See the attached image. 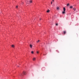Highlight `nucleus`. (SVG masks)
I'll return each instance as SVG.
<instances>
[{"instance_id": "14", "label": "nucleus", "mask_w": 79, "mask_h": 79, "mask_svg": "<svg viewBox=\"0 0 79 79\" xmlns=\"http://www.w3.org/2000/svg\"><path fill=\"white\" fill-rule=\"evenodd\" d=\"M31 53H32V54H34V52H33V51H31Z\"/></svg>"}, {"instance_id": "2", "label": "nucleus", "mask_w": 79, "mask_h": 79, "mask_svg": "<svg viewBox=\"0 0 79 79\" xmlns=\"http://www.w3.org/2000/svg\"><path fill=\"white\" fill-rule=\"evenodd\" d=\"M65 13H66V12H65V11H62V14H63V15H64Z\"/></svg>"}, {"instance_id": "21", "label": "nucleus", "mask_w": 79, "mask_h": 79, "mask_svg": "<svg viewBox=\"0 0 79 79\" xmlns=\"http://www.w3.org/2000/svg\"><path fill=\"white\" fill-rule=\"evenodd\" d=\"M22 4H23V2H22Z\"/></svg>"}, {"instance_id": "11", "label": "nucleus", "mask_w": 79, "mask_h": 79, "mask_svg": "<svg viewBox=\"0 0 79 79\" xmlns=\"http://www.w3.org/2000/svg\"><path fill=\"white\" fill-rule=\"evenodd\" d=\"M69 5H70V4H69V3H68L67 4V6H69Z\"/></svg>"}, {"instance_id": "13", "label": "nucleus", "mask_w": 79, "mask_h": 79, "mask_svg": "<svg viewBox=\"0 0 79 79\" xmlns=\"http://www.w3.org/2000/svg\"><path fill=\"white\" fill-rule=\"evenodd\" d=\"M32 2V1H30V3H31Z\"/></svg>"}, {"instance_id": "12", "label": "nucleus", "mask_w": 79, "mask_h": 79, "mask_svg": "<svg viewBox=\"0 0 79 79\" xmlns=\"http://www.w3.org/2000/svg\"><path fill=\"white\" fill-rule=\"evenodd\" d=\"M33 60L34 61L35 60V58H34Z\"/></svg>"}, {"instance_id": "19", "label": "nucleus", "mask_w": 79, "mask_h": 79, "mask_svg": "<svg viewBox=\"0 0 79 79\" xmlns=\"http://www.w3.org/2000/svg\"><path fill=\"white\" fill-rule=\"evenodd\" d=\"M37 53H39V52H38V51H37Z\"/></svg>"}, {"instance_id": "20", "label": "nucleus", "mask_w": 79, "mask_h": 79, "mask_svg": "<svg viewBox=\"0 0 79 79\" xmlns=\"http://www.w3.org/2000/svg\"><path fill=\"white\" fill-rule=\"evenodd\" d=\"M51 4H52V2H51Z\"/></svg>"}, {"instance_id": "1", "label": "nucleus", "mask_w": 79, "mask_h": 79, "mask_svg": "<svg viewBox=\"0 0 79 79\" xmlns=\"http://www.w3.org/2000/svg\"><path fill=\"white\" fill-rule=\"evenodd\" d=\"M26 72L24 71L23 73L21 74V76H23V75H26Z\"/></svg>"}, {"instance_id": "18", "label": "nucleus", "mask_w": 79, "mask_h": 79, "mask_svg": "<svg viewBox=\"0 0 79 79\" xmlns=\"http://www.w3.org/2000/svg\"><path fill=\"white\" fill-rule=\"evenodd\" d=\"M52 2H54V0H52Z\"/></svg>"}, {"instance_id": "5", "label": "nucleus", "mask_w": 79, "mask_h": 79, "mask_svg": "<svg viewBox=\"0 0 79 79\" xmlns=\"http://www.w3.org/2000/svg\"><path fill=\"white\" fill-rule=\"evenodd\" d=\"M64 34L65 35L66 33V31H63Z\"/></svg>"}, {"instance_id": "10", "label": "nucleus", "mask_w": 79, "mask_h": 79, "mask_svg": "<svg viewBox=\"0 0 79 79\" xmlns=\"http://www.w3.org/2000/svg\"><path fill=\"white\" fill-rule=\"evenodd\" d=\"M11 47H13V48H14V47H15V45H11Z\"/></svg>"}, {"instance_id": "23", "label": "nucleus", "mask_w": 79, "mask_h": 79, "mask_svg": "<svg viewBox=\"0 0 79 79\" xmlns=\"http://www.w3.org/2000/svg\"><path fill=\"white\" fill-rule=\"evenodd\" d=\"M18 67H19V66H18Z\"/></svg>"}, {"instance_id": "8", "label": "nucleus", "mask_w": 79, "mask_h": 79, "mask_svg": "<svg viewBox=\"0 0 79 79\" xmlns=\"http://www.w3.org/2000/svg\"><path fill=\"white\" fill-rule=\"evenodd\" d=\"M47 13H49L50 12V10H48L47 11Z\"/></svg>"}, {"instance_id": "9", "label": "nucleus", "mask_w": 79, "mask_h": 79, "mask_svg": "<svg viewBox=\"0 0 79 79\" xmlns=\"http://www.w3.org/2000/svg\"><path fill=\"white\" fill-rule=\"evenodd\" d=\"M73 10H74V11H76V9L75 8H73Z\"/></svg>"}, {"instance_id": "3", "label": "nucleus", "mask_w": 79, "mask_h": 79, "mask_svg": "<svg viewBox=\"0 0 79 79\" xmlns=\"http://www.w3.org/2000/svg\"><path fill=\"white\" fill-rule=\"evenodd\" d=\"M66 11V8H65V7H64L63 8V11Z\"/></svg>"}, {"instance_id": "7", "label": "nucleus", "mask_w": 79, "mask_h": 79, "mask_svg": "<svg viewBox=\"0 0 79 79\" xmlns=\"http://www.w3.org/2000/svg\"><path fill=\"white\" fill-rule=\"evenodd\" d=\"M56 9L57 10H60V8H59V7H56Z\"/></svg>"}, {"instance_id": "15", "label": "nucleus", "mask_w": 79, "mask_h": 79, "mask_svg": "<svg viewBox=\"0 0 79 79\" xmlns=\"http://www.w3.org/2000/svg\"><path fill=\"white\" fill-rule=\"evenodd\" d=\"M40 42V40H38V41H37V43H38V42Z\"/></svg>"}, {"instance_id": "17", "label": "nucleus", "mask_w": 79, "mask_h": 79, "mask_svg": "<svg viewBox=\"0 0 79 79\" xmlns=\"http://www.w3.org/2000/svg\"><path fill=\"white\" fill-rule=\"evenodd\" d=\"M56 26H58V24H57V23L56 24Z\"/></svg>"}, {"instance_id": "22", "label": "nucleus", "mask_w": 79, "mask_h": 79, "mask_svg": "<svg viewBox=\"0 0 79 79\" xmlns=\"http://www.w3.org/2000/svg\"><path fill=\"white\" fill-rule=\"evenodd\" d=\"M40 20H41V19H40Z\"/></svg>"}, {"instance_id": "16", "label": "nucleus", "mask_w": 79, "mask_h": 79, "mask_svg": "<svg viewBox=\"0 0 79 79\" xmlns=\"http://www.w3.org/2000/svg\"><path fill=\"white\" fill-rule=\"evenodd\" d=\"M18 8V6H16V7H15L16 8Z\"/></svg>"}, {"instance_id": "4", "label": "nucleus", "mask_w": 79, "mask_h": 79, "mask_svg": "<svg viewBox=\"0 0 79 79\" xmlns=\"http://www.w3.org/2000/svg\"><path fill=\"white\" fill-rule=\"evenodd\" d=\"M73 8V6H70V8L71 9H72Z\"/></svg>"}, {"instance_id": "6", "label": "nucleus", "mask_w": 79, "mask_h": 79, "mask_svg": "<svg viewBox=\"0 0 79 79\" xmlns=\"http://www.w3.org/2000/svg\"><path fill=\"white\" fill-rule=\"evenodd\" d=\"M30 47H31V48H32V45L31 44H30Z\"/></svg>"}]
</instances>
